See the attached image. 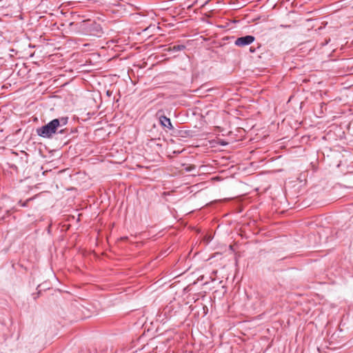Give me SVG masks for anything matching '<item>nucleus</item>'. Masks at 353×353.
Returning a JSON list of instances; mask_svg holds the SVG:
<instances>
[{
    "mask_svg": "<svg viewBox=\"0 0 353 353\" xmlns=\"http://www.w3.org/2000/svg\"><path fill=\"white\" fill-rule=\"evenodd\" d=\"M58 128L59 121H55V120L52 119L46 125L38 128L37 129V134L41 137L50 139L57 132Z\"/></svg>",
    "mask_w": 353,
    "mask_h": 353,
    "instance_id": "nucleus-1",
    "label": "nucleus"
},
{
    "mask_svg": "<svg viewBox=\"0 0 353 353\" xmlns=\"http://www.w3.org/2000/svg\"><path fill=\"white\" fill-rule=\"evenodd\" d=\"M87 29L88 33L93 36L101 37L103 34L102 27L99 23L94 21L89 23Z\"/></svg>",
    "mask_w": 353,
    "mask_h": 353,
    "instance_id": "nucleus-2",
    "label": "nucleus"
},
{
    "mask_svg": "<svg viewBox=\"0 0 353 353\" xmlns=\"http://www.w3.org/2000/svg\"><path fill=\"white\" fill-rule=\"evenodd\" d=\"M254 40L255 37L254 36L246 35L245 37L237 38L234 41V44L236 46L243 47L251 44L254 41Z\"/></svg>",
    "mask_w": 353,
    "mask_h": 353,
    "instance_id": "nucleus-3",
    "label": "nucleus"
},
{
    "mask_svg": "<svg viewBox=\"0 0 353 353\" xmlns=\"http://www.w3.org/2000/svg\"><path fill=\"white\" fill-rule=\"evenodd\" d=\"M159 121L161 125L164 128H167L169 130H172L174 128L170 119L165 116H161Z\"/></svg>",
    "mask_w": 353,
    "mask_h": 353,
    "instance_id": "nucleus-4",
    "label": "nucleus"
},
{
    "mask_svg": "<svg viewBox=\"0 0 353 353\" xmlns=\"http://www.w3.org/2000/svg\"><path fill=\"white\" fill-rule=\"evenodd\" d=\"M184 49H185V46L181 44L173 46L172 48H170V50L172 52H177L183 50Z\"/></svg>",
    "mask_w": 353,
    "mask_h": 353,
    "instance_id": "nucleus-5",
    "label": "nucleus"
},
{
    "mask_svg": "<svg viewBox=\"0 0 353 353\" xmlns=\"http://www.w3.org/2000/svg\"><path fill=\"white\" fill-rule=\"evenodd\" d=\"M54 120L59 121V127L63 126L67 124L68 119V117H61L59 119H54Z\"/></svg>",
    "mask_w": 353,
    "mask_h": 353,
    "instance_id": "nucleus-6",
    "label": "nucleus"
},
{
    "mask_svg": "<svg viewBox=\"0 0 353 353\" xmlns=\"http://www.w3.org/2000/svg\"><path fill=\"white\" fill-rule=\"evenodd\" d=\"M330 41V39H325V42L321 43V46L327 45Z\"/></svg>",
    "mask_w": 353,
    "mask_h": 353,
    "instance_id": "nucleus-7",
    "label": "nucleus"
},
{
    "mask_svg": "<svg viewBox=\"0 0 353 353\" xmlns=\"http://www.w3.org/2000/svg\"><path fill=\"white\" fill-rule=\"evenodd\" d=\"M192 170V168H186V170H187V171H188V172L191 171Z\"/></svg>",
    "mask_w": 353,
    "mask_h": 353,
    "instance_id": "nucleus-8",
    "label": "nucleus"
},
{
    "mask_svg": "<svg viewBox=\"0 0 353 353\" xmlns=\"http://www.w3.org/2000/svg\"><path fill=\"white\" fill-rule=\"evenodd\" d=\"M63 130H60V131L59 132V133H63Z\"/></svg>",
    "mask_w": 353,
    "mask_h": 353,
    "instance_id": "nucleus-9",
    "label": "nucleus"
}]
</instances>
